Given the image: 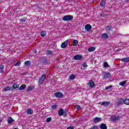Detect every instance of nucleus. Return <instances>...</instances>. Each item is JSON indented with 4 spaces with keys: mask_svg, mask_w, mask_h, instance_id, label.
<instances>
[{
    "mask_svg": "<svg viewBox=\"0 0 129 129\" xmlns=\"http://www.w3.org/2000/svg\"><path fill=\"white\" fill-rule=\"evenodd\" d=\"M63 21L64 22H69L73 20V16L72 15H66L62 17Z\"/></svg>",
    "mask_w": 129,
    "mask_h": 129,
    "instance_id": "nucleus-1",
    "label": "nucleus"
},
{
    "mask_svg": "<svg viewBox=\"0 0 129 129\" xmlns=\"http://www.w3.org/2000/svg\"><path fill=\"white\" fill-rule=\"evenodd\" d=\"M46 79V75L45 74H43L40 78H39V82L38 83L40 85H42V84H43V82H44V81H45Z\"/></svg>",
    "mask_w": 129,
    "mask_h": 129,
    "instance_id": "nucleus-2",
    "label": "nucleus"
},
{
    "mask_svg": "<svg viewBox=\"0 0 129 129\" xmlns=\"http://www.w3.org/2000/svg\"><path fill=\"white\" fill-rule=\"evenodd\" d=\"M124 103V100L122 98H119L118 99L117 102L116 103V106L118 107V106H120V105H122Z\"/></svg>",
    "mask_w": 129,
    "mask_h": 129,
    "instance_id": "nucleus-3",
    "label": "nucleus"
},
{
    "mask_svg": "<svg viewBox=\"0 0 129 129\" xmlns=\"http://www.w3.org/2000/svg\"><path fill=\"white\" fill-rule=\"evenodd\" d=\"M103 79H107V78H109L110 77V73L108 72H104L102 74Z\"/></svg>",
    "mask_w": 129,
    "mask_h": 129,
    "instance_id": "nucleus-4",
    "label": "nucleus"
},
{
    "mask_svg": "<svg viewBox=\"0 0 129 129\" xmlns=\"http://www.w3.org/2000/svg\"><path fill=\"white\" fill-rule=\"evenodd\" d=\"M99 104H101V105H103V106H106L107 107V106H109L110 105V102H101L99 103Z\"/></svg>",
    "mask_w": 129,
    "mask_h": 129,
    "instance_id": "nucleus-5",
    "label": "nucleus"
},
{
    "mask_svg": "<svg viewBox=\"0 0 129 129\" xmlns=\"http://www.w3.org/2000/svg\"><path fill=\"white\" fill-rule=\"evenodd\" d=\"M121 117L119 115L118 116H112L111 117V119L113 121H117V120H119L120 119Z\"/></svg>",
    "mask_w": 129,
    "mask_h": 129,
    "instance_id": "nucleus-6",
    "label": "nucleus"
},
{
    "mask_svg": "<svg viewBox=\"0 0 129 129\" xmlns=\"http://www.w3.org/2000/svg\"><path fill=\"white\" fill-rule=\"evenodd\" d=\"M85 29L87 32H89L91 29H92V26L90 24H87L85 26Z\"/></svg>",
    "mask_w": 129,
    "mask_h": 129,
    "instance_id": "nucleus-7",
    "label": "nucleus"
},
{
    "mask_svg": "<svg viewBox=\"0 0 129 129\" xmlns=\"http://www.w3.org/2000/svg\"><path fill=\"white\" fill-rule=\"evenodd\" d=\"M55 96L57 98H61L62 96H63V94L60 92H57L55 93Z\"/></svg>",
    "mask_w": 129,
    "mask_h": 129,
    "instance_id": "nucleus-8",
    "label": "nucleus"
},
{
    "mask_svg": "<svg viewBox=\"0 0 129 129\" xmlns=\"http://www.w3.org/2000/svg\"><path fill=\"white\" fill-rule=\"evenodd\" d=\"M67 45H68V40L62 42L61 45V48H66L67 47Z\"/></svg>",
    "mask_w": 129,
    "mask_h": 129,
    "instance_id": "nucleus-9",
    "label": "nucleus"
},
{
    "mask_svg": "<svg viewBox=\"0 0 129 129\" xmlns=\"http://www.w3.org/2000/svg\"><path fill=\"white\" fill-rule=\"evenodd\" d=\"M74 59H75V60H81V59H82V56L78 54L74 56Z\"/></svg>",
    "mask_w": 129,
    "mask_h": 129,
    "instance_id": "nucleus-10",
    "label": "nucleus"
},
{
    "mask_svg": "<svg viewBox=\"0 0 129 129\" xmlns=\"http://www.w3.org/2000/svg\"><path fill=\"white\" fill-rule=\"evenodd\" d=\"M8 123L9 124L11 123H13V122H15V119H13L12 117H10L7 120Z\"/></svg>",
    "mask_w": 129,
    "mask_h": 129,
    "instance_id": "nucleus-11",
    "label": "nucleus"
},
{
    "mask_svg": "<svg viewBox=\"0 0 129 129\" xmlns=\"http://www.w3.org/2000/svg\"><path fill=\"white\" fill-rule=\"evenodd\" d=\"M102 39H108V35L107 33H103L101 35Z\"/></svg>",
    "mask_w": 129,
    "mask_h": 129,
    "instance_id": "nucleus-12",
    "label": "nucleus"
},
{
    "mask_svg": "<svg viewBox=\"0 0 129 129\" xmlns=\"http://www.w3.org/2000/svg\"><path fill=\"white\" fill-rule=\"evenodd\" d=\"M101 120V118H98L97 117H95V118H94L93 119V121L95 123H96L97 122H99V121H100Z\"/></svg>",
    "mask_w": 129,
    "mask_h": 129,
    "instance_id": "nucleus-13",
    "label": "nucleus"
},
{
    "mask_svg": "<svg viewBox=\"0 0 129 129\" xmlns=\"http://www.w3.org/2000/svg\"><path fill=\"white\" fill-rule=\"evenodd\" d=\"M89 85L91 88H93V87H94V85H95V84L94 83V82H93V80H91L89 81Z\"/></svg>",
    "mask_w": 129,
    "mask_h": 129,
    "instance_id": "nucleus-14",
    "label": "nucleus"
},
{
    "mask_svg": "<svg viewBox=\"0 0 129 129\" xmlns=\"http://www.w3.org/2000/svg\"><path fill=\"white\" fill-rule=\"evenodd\" d=\"M100 127L101 129H107V126L104 123L101 124Z\"/></svg>",
    "mask_w": 129,
    "mask_h": 129,
    "instance_id": "nucleus-15",
    "label": "nucleus"
},
{
    "mask_svg": "<svg viewBox=\"0 0 129 129\" xmlns=\"http://www.w3.org/2000/svg\"><path fill=\"white\" fill-rule=\"evenodd\" d=\"M64 114V111L63 110V109H60L58 111V115L60 116L63 115Z\"/></svg>",
    "mask_w": 129,
    "mask_h": 129,
    "instance_id": "nucleus-16",
    "label": "nucleus"
},
{
    "mask_svg": "<svg viewBox=\"0 0 129 129\" xmlns=\"http://www.w3.org/2000/svg\"><path fill=\"white\" fill-rule=\"evenodd\" d=\"M12 87L14 89H16V88H19V87H20V85L15 83L12 85Z\"/></svg>",
    "mask_w": 129,
    "mask_h": 129,
    "instance_id": "nucleus-17",
    "label": "nucleus"
},
{
    "mask_svg": "<svg viewBox=\"0 0 129 129\" xmlns=\"http://www.w3.org/2000/svg\"><path fill=\"white\" fill-rule=\"evenodd\" d=\"M27 87V86L26 85H22L19 88V90H24L25 88Z\"/></svg>",
    "mask_w": 129,
    "mask_h": 129,
    "instance_id": "nucleus-18",
    "label": "nucleus"
},
{
    "mask_svg": "<svg viewBox=\"0 0 129 129\" xmlns=\"http://www.w3.org/2000/svg\"><path fill=\"white\" fill-rule=\"evenodd\" d=\"M95 50V48L94 47H90L88 49V51L89 52H93V51Z\"/></svg>",
    "mask_w": 129,
    "mask_h": 129,
    "instance_id": "nucleus-19",
    "label": "nucleus"
},
{
    "mask_svg": "<svg viewBox=\"0 0 129 129\" xmlns=\"http://www.w3.org/2000/svg\"><path fill=\"white\" fill-rule=\"evenodd\" d=\"M121 61L123 62H129V57L122 58Z\"/></svg>",
    "mask_w": 129,
    "mask_h": 129,
    "instance_id": "nucleus-20",
    "label": "nucleus"
},
{
    "mask_svg": "<svg viewBox=\"0 0 129 129\" xmlns=\"http://www.w3.org/2000/svg\"><path fill=\"white\" fill-rule=\"evenodd\" d=\"M126 82H127V81H124L120 82L119 84L121 86H123L124 85H125V84H126Z\"/></svg>",
    "mask_w": 129,
    "mask_h": 129,
    "instance_id": "nucleus-21",
    "label": "nucleus"
},
{
    "mask_svg": "<svg viewBox=\"0 0 129 129\" xmlns=\"http://www.w3.org/2000/svg\"><path fill=\"white\" fill-rule=\"evenodd\" d=\"M27 113H28V114H32V113H33V109L31 108L28 109L27 110Z\"/></svg>",
    "mask_w": 129,
    "mask_h": 129,
    "instance_id": "nucleus-22",
    "label": "nucleus"
},
{
    "mask_svg": "<svg viewBox=\"0 0 129 129\" xmlns=\"http://www.w3.org/2000/svg\"><path fill=\"white\" fill-rule=\"evenodd\" d=\"M74 108L77 109V110H80V109H81V107L78 105H77L74 106Z\"/></svg>",
    "mask_w": 129,
    "mask_h": 129,
    "instance_id": "nucleus-23",
    "label": "nucleus"
},
{
    "mask_svg": "<svg viewBox=\"0 0 129 129\" xmlns=\"http://www.w3.org/2000/svg\"><path fill=\"white\" fill-rule=\"evenodd\" d=\"M25 66H26V67H28V66H30V65H31V61H25Z\"/></svg>",
    "mask_w": 129,
    "mask_h": 129,
    "instance_id": "nucleus-24",
    "label": "nucleus"
},
{
    "mask_svg": "<svg viewBox=\"0 0 129 129\" xmlns=\"http://www.w3.org/2000/svg\"><path fill=\"white\" fill-rule=\"evenodd\" d=\"M124 104H126V105H129V99L124 100Z\"/></svg>",
    "mask_w": 129,
    "mask_h": 129,
    "instance_id": "nucleus-25",
    "label": "nucleus"
},
{
    "mask_svg": "<svg viewBox=\"0 0 129 129\" xmlns=\"http://www.w3.org/2000/svg\"><path fill=\"white\" fill-rule=\"evenodd\" d=\"M5 68V66L3 64L0 65V69H1V73H4V68Z\"/></svg>",
    "mask_w": 129,
    "mask_h": 129,
    "instance_id": "nucleus-26",
    "label": "nucleus"
},
{
    "mask_svg": "<svg viewBox=\"0 0 129 129\" xmlns=\"http://www.w3.org/2000/svg\"><path fill=\"white\" fill-rule=\"evenodd\" d=\"M46 31H42L40 32V35L41 37H43L46 36Z\"/></svg>",
    "mask_w": 129,
    "mask_h": 129,
    "instance_id": "nucleus-27",
    "label": "nucleus"
},
{
    "mask_svg": "<svg viewBox=\"0 0 129 129\" xmlns=\"http://www.w3.org/2000/svg\"><path fill=\"white\" fill-rule=\"evenodd\" d=\"M73 46H77L78 45V41L77 40H74L73 43Z\"/></svg>",
    "mask_w": 129,
    "mask_h": 129,
    "instance_id": "nucleus-28",
    "label": "nucleus"
},
{
    "mask_svg": "<svg viewBox=\"0 0 129 129\" xmlns=\"http://www.w3.org/2000/svg\"><path fill=\"white\" fill-rule=\"evenodd\" d=\"M105 29L107 32H109V31H111V26L109 25L107 26V27H106Z\"/></svg>",
    "mask_w": 129,
    "mask_h": 129,
    "instance_id": "nucleus-29",
    "label": "nucleus"
},
{
    "mask_svg": "<svg viewBox=\"0 0 129 129\" xmlns=\"http://www.w3.org/2000/svg\"><path fill=\"white\" fill-rule=\"evenodd\" d=\"M101 7H104L105 6V1H102L100 3Z\"/></svg>",
    "mask_w": 129,
    "mask_h": 129,
    "instance_id": "nucleus-30",
    "label": "nucleus"
},
{
    "mask_svg": "<svg viewBox=\"0 0 129 129\" xmlns=\"http://www.w3.org/2000/svg\"><path fill=\"white\" fill-rule=\"evenodd\" d=\"M10 90H12V88L7 87L4 88V91H9Z\"/></svg>",
    "mask_w": 129,
    "mask_h": 129,
    "instance_id": "nucleus-31",
    "label": "nucleus"
},
{
    "mask_svg": "<svg viewBox=\"0 0 129 129\" xmlns=\"http://www.w3.org/2000/svg\"><path fill=\"white\" fill-rule=\"evenodd\" d=\"M57 106H58L57 105H53L52 106H51V109H52V110H55V109L57 108Z\"/></svg>",
    "mask_w": 129,
    "mask_h": 129,
    "instance_id": "nucleus-32",
    "label": "nucleus"
},
{
    "mask_svg": "<svg viewBox=\"0 0 129 129\" xmlns=\"http://www.w3.org/2000/svg\"><path fill=\"white\" fill-rule=\"evenodd\" d=\"M75 79V76H74V75H71L70 76V79L71 80H73V79Z\"/></svg>",
    "mask_w": 129,
    "mask_h": 129,
    "instance_id": "nucleus-33",
    "label": "nucleus"
},
{
    "mask_svg": "<svg viewBox=\"0 0 129 129\" xmlns=\"http://www.w3.org/2000/svg\"><path fill=\"white\" fill-rule=\"evenodd\" d=\"M103 66L104 68H107V67H108V63H107V62H105L104 63Z\"/></svg>",
    "mask_w": 129,
    "mask_h": 129,
    "instance_id": "nucleus-34",
    "label": "nucleus"
},
{
    "mask_svg": "<svg viewBox=\"0 0 129 129\" xmlns=\"http://www.w3.org/2000/svg\"><path fill=\"white\" fill-rule=\"evenodd\" d=\"M82 67H85V68H87V67H88V66L87 65V63H86V62H84L82 64Z\"/></svg>",
    "mask_w": 129,
    "mask_h": 129,
    "instance_id": "nucleus-35",
    "label": "nucleus"
},
{
    "mask_svg": "<svg viewBox=\"0 0 129 129\" xmlns=\"http://www.w3.org/2000/svg\"><path fill=\"white\" fill-rule=\"evenodd\" d=\"M33 90V88L32 87H29L27 89V91L29 92V91H31Z\"/></svg>",
    "mask_w": 129,
    "mask_h": 129,
    "instance_id": "nucleus-36",
    "label": "nucleus"
},
{
    "mask_svg": "<svg viewBox=\"0 0 129 129\" xmlns=\"http://www.w3.org/2000/svg\"><path fill=\"white\" fill-rule=\"evenodd\" d=\"M110 88H112V85H110V86H108V87H106L105 88V90H108V89H110Z\"/></svg>",
    "mask_w": 129,
    "mask_h": 129,
    "instance_id": "nucleus-37",
    "label": "nucleus"
},
{
    "mask_svg": "<svg viewBox=\"0 0 129 129\" xmlns=\"http://www.w3.org/2000/svg\"><path fill=\"white\" fill-rule=\"evenodd\" d=\"M51 120H52V117H48L46 119L47 122H50V121H51Z\"/></svg>",
    "mask_w": 129,
    "mask_h": 129,
    "instance_id": "nucleus-38",
    "label": "nucleus"
},
{
    "mask_svg": "<svg viewBox=\"0 0 129 129\" xmlns=\"http://www.w3.org/2000/svg\"><path fill=\"white\" fill-rule=\"evenodd\" d=\"M26 21H27L26 18H24V19H20V21L22 22V23H25V22H26Z\"/></svg>",
    "mask_w": 129,
    "mask_h": 129,
    "instance_id": "nucleus-39",
    "label": "nucleus"
},
{
    "mask_svg": "<svg viewBox=\"0 0 129 129\" xmlns=\"http://www.w3.org/2000/svg\"><path fill=\"white\" fill-rule=\"evenodd\" d=\"M21 64V60H19V61L15 64V66H19Z\"/></svg>",
    "mask_w": 129,
    "mask_h": 129,
    "instance_id": "nucleus-40",
    "label": "nucleus"
},
{
    "mask_svg": "<svg viewBox=\"0 0 129 129\" xmlns=\"http://www.w3.org/2000/svg\"><path fill=\"white\" fill-rule=\"evenodd\" d=\"M47 55H52V51H51V50H48L47 51Z\"/></svg>",
    "mask_w": 129,
    "mask_h": 129,
    "instance_id": "nucleus-41",
    "label": "nucleus"
},
{
    "mask_svg": "<svg viewBox=\"0 0 129 129\" xmlns=\"http://www.w3.org/2000/svg\"><path fill=\"white\" fill-rule=\"evenodd\" d=\"M42 62H43V64H47V63H48V61H47V59H44Z\"/></svg>",
    "mask_w": 129,
    "mask_h": 129,
    "instance_id": "nucleus-42",
    "label": "nucleus"
},
{
    "mask_svg": "<svg viewBox=\"0 0 129 129\" xmlns=\"http://www.w3.org/2000/svg\"><path fill=\"white\" fill-rule=\"evenodd\" d=\"M90 129H98V127H97V126H93Z\"/></svg>",
    "mask_w": 129,
    "mask_h": 129,
    "instance_id": "nucleus-43",
    "label": "nucleus"
},
{
    "mask_svg": "<svg viewBox=\"0 0 129 129\" xmlns=\"http://www.w3.org/2000/svg\"><path fill=\"white\" fill-rule=\"evenodd\" d=\"M67 129H74V127L70 126L67 128Z\"/></svg>",
    "mask_w": 129,
    "mask_h": 129,
    "instance_id": "nucleus-44",
    "label": "nucleus"
},
{
    "mask_svg": "<svg viewBox=\"0 0 129 129\" xmlns=\"http://www.w3.org/2000/svg\"><path fill=\"white\" fill-rule=\"evenodd\" d=\"M33 52L34 54H36V53H37V50H33Z\"/></svg>",
    "mask_w": 129,
    "mask_h": 129,
    "instance_id": "nucleus-45",
    "label": "nucleus"
},
{
    "mask_svg": "<svg viewBox=\"0 0 129 129\" xmlns=\"http://www.w3.org/2000/svg\"><path fill=\"white\" fill-rule=\"evenodd\" d=\"M2 121H3L2 119H0V123L2 122Z\"/></svg>",
    "mask_w": 129,
    "mask_h": 129,
    "instance_id": "nucleus-46",
    "label": "nucleus"
},
{
    "mask_svg": "<svg viewBox=\"0 0 129 129\" xmlns=\"http://www.w3.org/2000/svg\"><path fill=\"white\" fill-rule=\"evenodd\" d=\"M127 1H129V0H127Z\"/></svg>",
    "mask_w": 129,
    "mask_h": 129,
    "instance_id": "nucleus-47",
    "label": "nucleus"
}]
</instances>
